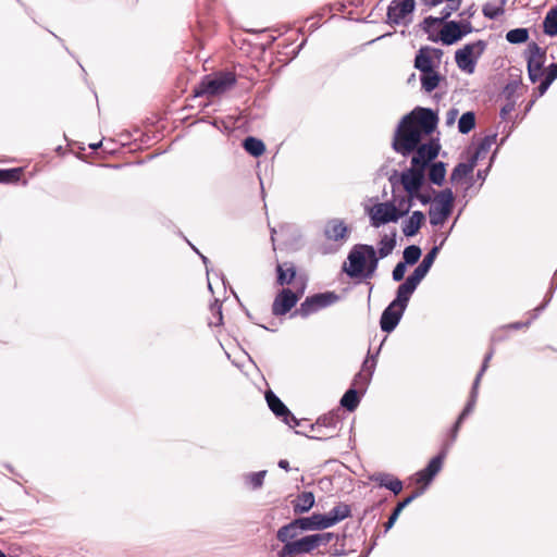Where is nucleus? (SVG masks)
I'll return each mask as SVG.
<instances>
[{
    "label": "nucleus",
    "instance_id": "nucleus-1",
    "mask_svg": "<svg viewBox=\"0 0 557 557\" xmlns=\"http://www.w3.org/2000/svg\"><path fill=\"white\" fill-rule=\"evenodd\" d=\"M437 122V115L431 109H414L401 119L393 140L394 150L403 156L414 151L422 136L432 134Z\"/></svg>",
    "mask_w": 557,
    "mask_h": 557
},
{
    "label": "nucleus",
    "instance_id": "nucleus-2",
    "mask_svg": "<svg viewBox=\"0 0 557 557\" xmlns=\"http://www.w3.org/2000/svg\"><path fill=\"white\" fill-rule=\"evenodd\" d=\"M349 265L345 272L352 278H371L379 264V258L373 246L358 244L348 253Z\"/></svg>",
    "mask_w": 557,
    "mask_h": 557
},
{
    "label": "nucleus",
    "instance_id": "nucleus-3",
    "mask_svg": "<svg viewBox=\"0 0 557 557\" xmlns=\"http://www.w3.org/2000/svg\"><path fill=\"white\" fill-rule=\"evenodd\" d=\"M334 539V533H315L300 539L281 541L284 546L278 552V557H300L306 554L319 552L321 546L329 545Z\"/></svg>",
    "mask_w": 557,
    "mask_h": 557
},
{
    "label": "nucleus",
    "instance_id": "nucleus-4",
    "mask_svg": "<svg viewBox=\"0 0 557 557\" xmlns=\"http://www.w3.org/2000/svg\"><path fill=\"white\" fill-rule=\"evenodd\" d=\"M236 74L232 71H218L205 75L194 88L195 97L213 98L225 94L236 85Z\"/></svg>",
    "mask_w": 557,
    "mask_h": 557
},
{
    "label": "nucleus",
    "instance_id": "nucleus-5",
    "mask_svg": "<svg viewBox=\"0 0 557 557\" xmlns=\"http://www.w3.org/2000/svg\"><path fill=\"white\" fill-rule=\"evenodd\" d=\"M326 516L322 513H313L310 517L294 519L288 524L277 530L276 539L278 541L294 540L302 531H314L327 529Z\"/></svg>",
    "mask_w": 557,
    "mask_h": 557
},
{
    "label": "nucleus",
    "instance_id": "nucleus-6",
    "mask_svg": "<svg viewBox=\"0 0 557 557\" xmlns=\"http://www.w3.org/2000/svg\"><path fill=\"white\" fill-rule=\"evenodd\" d=\"M485 48L486 44L483 40H478L458 49L455 53L457 66L465 73L473 74L476 62L483 54Z\"/></svg>",
    "mask_w": 557,
    "mask_h": 557
},
{
    "label": "nucleus",
    "instance_id": "nucleus-7",
    "mask_svg": "<svg viewBox=\"0 0 557 557\" xmlns=\"http://www.w3.org/2000/svg\"><path fill=\"white\" fill-rule=\"evenodd\" d=\"M527 54V70L530 81L535 84L544 75V63L546 61V50L540 47L536 42L528 45Z\"/></svg>",
    "mask_w": 557,
    "mask_h": 557
},
{
    "label": "nucleus",
    "instance_id": "nucleus-8",
    "mask_svg": "<svg viewBox=\"0 0 557 557\" xmlns=\"http://www.w3.org/2000/svg\"><path fill=\"white\" fill-rule=\"evenodd\" d=\"M338 300V296L333 292H326L309 296L300 304L294 314L307 318L320 309L326 308Z\"/></svg>",
    "mask_w": 557,
    "mask_h": 557
},
{
    "label": "nucleus",
    "instance_id": "nucleus-9",
    "mask_svg": "<svg viewBox=\"0 0 557 557\" xmlns=\"http://www.w3.org/2000/svg\"><path fill=\"white\" fill-rule=\"evenodd\" d=\"M409 210V206L404 210H398L393 202H381L374 205L370 210L371 224L379 227L382 224L396 222L405 215Z\"/></svg>",
    "mask_w": 557,
    "mask_h": 557
},
{
    "label": "nucleus",
    "instance_id": "nucleus-10",
    "mask_svg": "<svg viewBox=\"0 0 557 557\" xmlns=\"http://www.w3.org/2000/svg\"><path fill=\"white\" fill-rule=\"evenodd\" d=\"M305 290V282H301V286L296 292L290 288H283L275 296L272 304V313L275 317L285 315L289 312L298 302Z\"/></svg>",
    "mask_w": 557,
    "mask_h": 557
},
{
    "label": "nucleus",
    "instance_id": "nucleus-11",
    "mask_svg": "<svg viewBox=\"0 0 557 557\" xmlns=\"http://www.w3.org/2000/svg\"><path fill=\"white\" fill-rule=\"evenodd\" d=\"M446 451L442 450L437 456L433 457L428 466L414 474L416 484L420 485L417 491L424 492V488L432 482L434 476L441 471Z\"/></svg>",
    "mask_w": 557,
    "mask_h": 557
},
{
    "label": "nucleus",
    "instance_id": "nucleus-12",
    "mask_svg": "<svg viewBox=\"0 0 557 557\" xmlns=\"http://www.w3.org/2000/svg\"><path fill=\"white\" fill-rule=\"evenodd\" d=\"M416 153L411 159V165L424 171L425 165L435 159L440 151V145L434 140L423 144L414 149Z\"/></svg>",
    "mask_w": 557,
    "mask_h": 557
},
{
    "label": "nucleus",
    "instance_id": "nucleus-13",
    "mask_svg": "<svg viewBox=\"0 0 557 557\" xmlns=\"http://www.w3.org/2000/svg\"><path fill=\"white\" fill-rule=\"evenodd\" d=\"M265 399L272 412L276 417L281 418L283 422H285L289 426H295L299 424L295 416L272 391L265 393Z\"/></svg>",
    "mask_w": 557,
    "mask_h": 557
},
{
    "label": "nucleus",
    "instance_id": "nucleus-14",
    "mask_svg": "<svg viewBox=\"0 0 557 557\" xmlns=\"http://www.w3.org/2000/svg\"><path fill=\"white\" fill-rule=\"evenodd\" d=\"M492 355L493 352H488L485 358H484V361H483V364H482V368L480 370V372L478 373L476 377H475V381H474V384H473V391H472V395H471V399L470 401L466 405V407L463 408L462 412L460 413V416L458 417L454 428H453V431H451V441H454L457 436V433H458V430L463 421V419L472 411L473 409V406H474V398H475V393H476V388L479 386V383H480V380L484 373V371L486 370V368L488 367V362L492 358Z\"/></svg>",
    "mask_w": 557,
    "mask_h": 557
},
{
    "label": "nucleus",
    "instance_id": "nucleus-15",
    "mask_svg": "<svg viewBox=\"0 0 557 557\" xmlns=\"http://www.w3.org/2000/svg\"><path fill=\"white\" fill-rule=\"evenodd\" d=\"M414 0H393L387 8V22L400 24L414 10Z\"/></svg>",
    "mask_w": 557,
    "mask_h": 557
},
{
    "label": "nucleus",
    "instance_id": "nucleus-16",
    "mask_svg": "<svg viewBox=\"0 0 557 557\" xmlns=\"http://www.w3.org/2000/svg\"><path fill=\"white\" fill-rule=\"evenodd\" d=\"M423 172L412 165L410 170L401 174V184L409 198H413L414 194L420 190L424 177Z\"/></svg>",
    "mask_w": 557,
    "mask_h": 557
},
{
    "label": "nucleus",
    "instance_id": "nucleus-17",
    "mask_svg": "<svg viewBox=\"0 0 557 557\" xmlns=\"http://www.w3.org/2000/svg\"><path fill=\"white\" fill-rule=\"evenodd\" d=\"M405 309L392 301L381 315L380 325L382 331L392 332L397 326Z\"/></svg>",
    "mask_w": 557,
    "mask_h": 557
},
{
    "label": "nucleus",
    "instance_id": "nucleus-18",
    "mask_svg": "<svg viewBox=\"0 0 557 557\" xmlns=\"http://www.w3.org/2000/svg\"><path fill=\"white\" fill-rule=\"evenodd\" d=\"M297 277V267L292 261L278 262L276 264V284L286 286L294 283Z\"/></svg>",
    "mask_w": 557,
    "mask_h": 557
},
{
    "label": "nucleus",
    "instance_id": "nucleus-19",
    "mask_svg": "<svg viewBox=\"0 0 557 557\" xmlns=\"http://www.w3.org/2000/svg\"><path fill=\"white\" fill-rule=\"evenodd\" d=\"M349 234V228L343 220L332 219L330 220L324 228V235L329 240H344Z\"/></svg>",
    "mask_w": 557,
    "mask_h": 557
},
{
    "label": "nucleus",
    "instance_id": "nucleus-20",
    "mask_svg": "<svg viewBox=\"0 0 557 557\" xmlns=\"http://www.w3.org/2000/svg\"><path fill=\"white\" fill-rule=\"evenodd\" d=\"M370 480L377 483L381 487L388 488L395 495L403 491V482L393 474L379 472L371 475Z\"/></svg>",
    "mask_w": 557,
    "mask_h": 557
},
{
    "label": "nucleus",
    "instance_id": "nucleus-21",
    "mask_svg": "<svg viewBox=\"0 0 557 557\" xmlns=\"http://www.w3.org/2000/svg\"><path fill=\"white\" fill-rule=\"evenodd\" d=\"M468 30H462L460 25L457 22H447L441 29V40L445 45H453L454 42L458 41L465 34H467Z\"/></svg>",
    "mask_w": 557,
    "mask_h": 557
},
{
    "label": "nucleus",
    "instance_id": "nucleus-22",
    "mask_svg": "<svg viewBox=\"0 0 557 557\" xmlns=\"http://www.w3.org/2000/svg\"><path fill=\"white\" fill-rule=\"evenodd\" d=\"M431 51L441 53V51L437 49H430L428 47H423L419 50L418 54L416 55L414 67L421 71L422 73H428L434 70L433 61L430 55Z\"/></svg>",
    "mask_w": 557,
    "mask_h": 557
},
{
    "label": "nucleus",
    "instance_id": "nucleus-23",
    "mask_svg": "<svg viewBox=\"0 0 557 557\" xmlns=\"http://www.w3.org/2000/svg\"><path fill=\"white\" fill-rule=\"evenodd\" d=\"M292 504L295 515L308 512L314 505V495L312 492H302L297 495Z\"/></svg>",
    "mask_w": 557,
    "mask_h": 557
},
{
    "label": "nucleus",
    "instance_id": "nucleus-24",
    "mask_svg": "<svg viewBox=\"0 0 557 557\" xmlns=\"http://www.w3.org/2000/svg\"><path fill=\"white\" fill-rule=\"evenodd\" d=\"M417 286L418 285L412 283L410 280L406 278V281L398 286L397 295L393 302L397 304L398 307L406 308Z\"/></svg>",
    "mask_w": 557,
    "mask_h": 557
},
{
    "label": "nucleus",
    "instance_id": "nucleus-25",
    "mask_svg": "<svg viewBox=\"0 0 557 557\" xmlns=\"http://www.w3.org/2000/svg\"><path fill=\"white\" fill-rule=\"evenodd\" d=\"M425 220L421 211H414L411 216L404 223L403 232L406 236H414L421 228Z\"/></svg>",
    "mask_w": 557,
    "mask_h": 557
},
{
    "label": "nucleus",
    "instance_id": "nucleus-26",
    "mask_svg": "<svg viewBox=\"0 0 557 557\" xmlns=\"http://www.w3.org/2000/svg\"><path fill=\"white\" fill-rule=\"evenodd\" d=\"M326 516L329 528L350 516V507L347 504L339 503Z\"/></svg>",
    "mask_w": 557,
    "mask_h": 557
},
{
    "label": "nucleus",
    "instance_id": "nucleus-27",
    "mask_svg": "<svg viewBox=\"0 0 557 557\" xmlns=\"http://www.w3.org/2000/svg\"><path fill=\"white\" fill-rule=\"evenodd\" d=\"M543 76L544 78L535 89L537 97H542L547 91L552 83L557 78V63L548 65V67L544 70Z\"/></svg>",
    "mask_w": 557,
    "mask_h": 557
},
{
    "label": "nucleus",
    "instance_id": "nucleus-28",
    "mask_svg": "<svg viewBox=\"0 0 557 557\" xmlns=\"http://www.w3.org/2000/svg\"><path fill=\"white\" fill-rule=\"evenodd\" d=\"M243 147L249 154L256 158L262 156L265 151L263 141L251 136L244 139Z\"/></svg>",
    "mask_w": 557,
    "mask_h": 557
},
{
    "label": "nucleus",
    "instance_id": "nucleus-29",
    "mask_svg": "<svg viewBox=\"0 0 557 557\" xmlns=\"http://www.w3.org/2000/svg\"><path fill=\"white\" fill-rule=\"evenodd\" d=\"M454 205V194L451 189L446 188L440 191L434 200V206L443 208L445 211L451 212Z\"/></svg>",
    "mask_w": 557,
    "mask_h": 557
},
{
    "label": "nucleus",
    "instance_id": "nucleus-30",
    "mask_svg": "<svg viewBox=\"0 0 557 557\" xmlns=\"http://www.w3.org/2000/svg\"><path fill=\"white\" fill-rule=\"evenodd\" d=\"M338 423V417L334 413H329L323 417H320L314 424H311V431H315L322 428L330 429L333 434L336 430V425Z\"/></svg>",
    "mask_w": 557,
    "mask_h": 557
},
{
    "label": "nucleus",
    "instance_id": "nucleus-31",
    "mask_svg": "<svg viewBox=\"0 0 557 557\" xmlns=\"http://www.w3.org/2000/svg\"><path fill=\"white\" fill-rule=\"evenodd\" d=\"M23 176L22 168L0 169V183L13 184L17 183Z\"/></svg>",
    "mask_w": 557,
    "mask_h": 557
},
{
    "label": "nucleus",
    "instance_id": "nucleus-32",
    "mask_svg": "<svg viewBox=\"0 0 557 557\" xmlns=\"http://www.w3.org/2000/svg\"><path fill=\"white\" fill-rule=\"evenodd\" d=\"M544 33L548 36L557 35V9H550L543 22Z\"/></svg>",
    "mask_w": 557,
    "mask_h": 557
},
{
    "label": "nucleus",
    "instance_id": "nucleus-33",
    "mask_svg": "<svg viewBox=\"0 0 557 557\" xmlns=\"http://www.w3.org/2000/svg\"><path fill=\"white\" fill-rule=\"evenodd\" d=\"M374 368V360L366 359L362 366V370L355 376L354 386H358L359 383L362 385L367 384L372 374V369Z\"/></svg>",
    "mask_w": 557,
    "mask_h": 557
},
{
    "label": "nucleus",
    "instance_id": "nucleus-34",
    "mask_svg": "<svg viewBox=\"0 0 557 557\" xmlns=\"http://www.w3.org/2000/svg\"><path fill=\"white\" fill-rule=\"evenodd\" d=\"M440 75L436 71L432 70L431 72H428V73H422V76H421V85H422V88L428 91V92H431L433 91L440 84Z\"/></svg>",
    "mask_w": 557,
    "mask_h": 557
},
{
    "label": "nucleus",
    "instance_id": "nucleus-35",
    "mask_svg": "<svg viewBox=\"0 0 557 557\" xmlns=\"http://www.w3.org/2000/svg\"><path fill=\"white\" fill-rule=\"evenodd\" d=\"M446 169L443 162L433 163L429 171V178L433 184L442 185L445 178Z\"/></svg>",
    "mask_w": 557,
    "mask_h": 557
},
{
    "label": "nucleus",
    "instance_id": "nucleus-36",
    "mask_svg": "<svg viewBox=\"0 0 557 557\" xmlns=\"http://www.w3.org/2000/svg\"><path fill=\"white\" fill-rule=\"evenodd\" d=\"M360 403L358 392L355 388H349L341 399V405L348 411H354Z\"/></svg>",
    "mask_w": 557,
    "mask_h": 557
},
{
    "label": "nucleus",
    "instance_id": "nucleus-37",
    "mask_svg": "<svg viewBox=\"0 0 557 557\" xmlns=\"http://www.w3.org/2000/svg\"><path fill=\"white\" fill-rule=\"evenodd\" d=\"M474 169V163H459L455 166L453 170V173L450 175V181L453 183L460 182L466 176H468L470 173H472Z\"/></svg>",
    "mask_w": 557,
    "mask_h": 557
},
{
    "label": "nucleus",
    "instance_id": "nucleus-38",
    "mask_svg": "<svg viewBox=\"0 0 557 557\" xmlns=\"http://www.w3.org/2000/svg\"><path fill=\"white\" fill-rule=\"evenodd\" d=\"M450 213L451 212L445 211L443 208L433 205L429 211L430 222L432 225L443 224Z\"/></svg>",
    "mask_w": 557,
    "mask_h": 557
},
{
    "label": "nucleus",
    "instance_id": "nucleus-39",
    "mask_svg": "<svg viewBox=\"0 0 557 557\" xmlns=\"http://www.w3.org/2000/svg\"><path fill=\"white\" fill-rule=\"evenodd\" d=\"M475 126V115L473 112L463 113L458 122V129L461 134H468Z\"/></svg>",
    "mask_w": 557,
    "mask_h": 557
},
{
    "label": "nucleus",
    "instance_id": "nucleus-40",
    "mask_svg": "<svg viewBox=\"0 0 557 557\" xmlns=\"http://www.w3.org/2000/svg\"><path fill=\"white\" fill-rule=\"evenodd\" d=\"M506 39L510 44H523L529 39V32L527 28H515L506 34Z\"/></svg>",
    "mask_w": 557,
    "mask_h": 557
},
{
    "label": "nucleus",
    "instance_id": "nucleus-41",
    "mask_svg": "<svg viewBox=\"0 0 557 557\" xmlns=\"http://www.w3.org/2000/svg\"><path fill=\"white\" fill-rule=\"evenodd\" d=\"M396 245V242H395V238L394 237H388L387 235H384L382 237V239L380 240V247H379V259L380 258H385L387 257L388 255L392 253L394 247Z\"/></svg>",
    "mask_w": 557,
    "mask_h": 557
},
{
    "label": "nucleus",
    "instance_id": "nucleus-42",
    "mask_svg": "<svg viewBox=\"0 0 557 557\" xmlns=\"http://www.w3.org/2000/svg\"><path fill=\"white\" fill-rule=\"evenodd\" d=\"M404 263L414 264L421 257V249L416 245H411L405 248L403 253Z\"/></svg>",
    "mask_w": 557,
    "mask_h": 557
},
{
    "label": "nucleus",
    "instance_id": "nucleus-43",
    "mask_svg": "<svg viewBox=\"0 0 557 557\" xmlns=\"http://www.w3.org/2000/svg\"><path fill=\"white\" fill-rule=\"evenodd\" d=\"M505 12L503 5H496L491 2H487L482 8V13L485 17L494 20L500 15H503Z\"/></svg>",
    "mask_w": 557,
    "mask_h": 557
},
{
    "label": "nucleus",
    "instance_id": "nucleus-44",
    "mask_svg": "<svg viewBox=\"0 0 557 557\" xmlns=\"http://www.w3.org/2000/svg\"><path fill=\"white\" fill-rule=\"evenodd\" d=\"M422 494V491H414L410 496L406 497L403 502H399L397 506L394 508L393 512L391 513L392 517L395 519H398L400 512L404 510V508L409 505L414 498L420 496Z\"/></svg>",
    "mask_w": 557,
    "mask_h": 557
},
{
    "label": "nucleus",
    "instance_id": "nucleus-45",
    "mask_svg": "<svg viewBox=\"0 0 557 557\" xmlns=\"http://www.w3.org/2000/svg\"><path fill=\"white\" fill-rule=\"evenodd\" d=\"M428 270L423 268L421 264H419L412 274H410L407 278L410 280L416 285H419L420 282L424 278V276L428 274Z\"/></svg>",
    "mask_w": 557,
    "mask_h": 557
},
{
    "label": "nucleus",
    "instance_id": "nucleus-46",
    "mask_svg": "<svg viewBox=\"0 0 557 557\" xmlns=\"http://www.w3.org/2000/svg\"><path fill=\"white\" fill-rule=\"evenodd\" d=\"M438 253V247H433L423 258L422 262L420 263L423 268H425L428 271L431 269L436 256Z\"/></svg>",
    "mask_w": 557,
    "mask_h": 557
},
{
    "label": "nucleus",
    "instance_id": "nucleus-47",
    "mask_svg": "<svg viewBox=\"0 0 557 557\" xmlns=\"http://www.w3.org/2000/svg\"><path fill=\"white\" fill-rule=\"evenodd\" d=\"M265 474H267V472H265V471H259V472L251 473V474L249 475V483H250V485H251L253 488H259V487H261V486H262V484H263V481H264Z\"/></svg>",
    "mask_w": 557,
    "mask_h": 557
},
{
    "label": "nucleus",
    "instance_id": "nucleus-48",
    "mask_svg": "<svg viewBox=\"0 0 557 557\" xmlns=\"http://www.w3.org/2000/svg\"><path fill=\"white\" fill-rule=\"evenodd\" d=\"M459 2H448L446 7L441 12V17L444 20L448 18L453 12L459 9Z\"/></svg>",
    "mask_w": 557,
    "mask_h": 557
},
{
    "label": "nucleus",
    "instance_id": "nucleus-49",
    "mask_svg": "<svg viewBox=\"0 0 557 557\" xmlns=\"http://www.w3.org/2000/svg\"><path fill=\"white\" fill-rule=\"evenodd\" d=\"M406 272V263L399 262L393 270V280L399 282L404 278Z\"/></svg>",
    "mask_w": 557,
    "mask_h": 557
},
{
    "label": "nucleus",
    "instance_id": "nucleus-50",
    "mask_svg": "<svg viewBox=\"0 0 557 557\" xmlns=\"http://www.w3.org/2000/svg\"><path fill=\"white\" fill-rule=\"evenodd\" d=\"M515 102L511 100H508L500 109V117L503 120H506L508 115L511 114L512 111H515Z\"/></svg>",
    "mask_w": 557,
    "mask_h": 557
},
{
    "label": "nucleus",
    "instance_id": "nucleus-51",
    "mask_svg": "<svg viewBox=\"0 0 557 557\" xmlns=\"http://www.w3.org/2000/svg\"><path fill=\"white\" fill-rule=\"evenodd\" d=\"M442 22H443V18L441 16L440 17L428 16L424 18L423 24H424L425 28H430L434 25H440Z\"/></svg>",
    "mask_w": 557,
    "mask_h": 557
},
{
    "label": "nucleus",
    "instance_id": "nucleus-52",
    "mask_svg": "<svg viewBox=\"0 0 557 557\" xmlns=\"http://www.w3.org/2000/svg\"><path fill=\"white\" fill-rule=\"evenodd\" d=\"M313 432H314V434L311 435L310 437L314 438V440H319V441L326 440V438H330V437L334 436V434L322 433L321 429L315 430Z\"/></svg>",
    "mask_w": 557,
    "mask_h": 557
},
{
    "label": "nucleus",
    "instance_id": "nucleus-53",
    "mask_svg": "<svg viewBox=\"0 0 557 557\" xmlns=\"http://www.w3.org/2000/svg\"><path fill=\"white\" fill-rule=\"evenodd\" d=\"M413 198H418L424 205L431 201V197L429 195L421 194L420 190L414 194Z\"/></svg>",
    "mask_w": 557,
    "mask_h": 557
},
{
    "label": "nucleus",
    "instance_id": "nucleus-54",
    "mask_svg": "<svg viewBox=\"0 0 557 557\" xmlns=\"http://www.w3.org/2000/svg\"><path fill=\"white\" fill-rule=\"evenodd\" d=\"M443 0H422L425 7L432 8L440 4Z\"/></svg>",
    "mask_w": 557,
    "mask_h": 557
},
{
    "label": "nucleus",
    "instance_id": "nucleus-55",
    "mask_svg": "<svg viewBox=\"0 0 557 557\" xmlns=\"http://www.w3.org/2000/svg\"><path fill=\"white\" fill-rule=\"evenodd\" d=\"M278 467L281 469H284L285 471H288L289 470V462L287 460H285V459H281L278 461Z\"/></svg>",
    "mask_w": 557,
    "mask_h": 557
},
{
    "label": "nucleus",
    "instance_id": "nucleus-56",
    "mask_svg": "<svg viewBox=\"0 0 557 557\" xmlns=\"http://www.w3.org/2000/svg\"><path fill=\"white\" fill-rule=\"evenodd\" d=\"M491 145V140L488 137H486L481 144H480V150H486Z\"/></svg>",
    "mask_w": 557,
    "mask_h": 557
},
{
    "label": "nucleus",
    "instance_id": "nucleus-57",
    "mask_svg": "<svg viewBox=\"0 0 557 557\" xmlns=\"http://www.w3.org/2000/svg\"><path fill=\"white\" fill-rule=\"evenodd\" d=\"M397 519H395L394 517L389 516L387 522L385 523V529L388 530L391 529L394 523L396 522Z\"/></svg>",
    "mask_w": 557,
    "mask_h": 557
},
{
    "label": "nucleus",
    "instance_id": "nucleus-58",
    "mask_svg": "<svg viewBox=\"0 0 557 557\" xmlns=\"http://www.w3.org/2000/svg\"><path fill=\"white\" fill-rule=\"evenodd\" d=\"M397 519H395L394 517L389 516L387 522L385 523V529L388 530L391 529L394 523L396 522Z\"/></svg>",
    "mask_w": 557,
    "mask_h": 557
},
{
    "label": "nucleus",
    "instance_id": "nucleus-59",
    "mask_svg": "<svg viewBox=\"0 0 557 557\" xmlns=\"http://www.w3.org/2000/svg\"><path fill=\"white\" fill-rule=\"evenodd\" d=\"M528 325H529V323H513V324L508 325V327L520 329V327H527Z\"/></svg>",
    "mask_w": 557,
    "mask_h": 557
},
{
    "label": "nucleus",
    "instance_id": "nucleus-60",
    "mask_svg": "<svg viewBox=\"0 0 557 557\" xmlns=\"http://www.w3.org/2000/svg\"><path fill=\"white\" fill-rule=\"evenodd\" d=\"M138 2V0H126V4L134 5Z\"/></svg>",
    "mask_w": 557,
    "mask_h": 557
},
{
    "label": "nucleus",
    "instance_id": "nucleus-61",
    "mask_svg": "<svg viewBox=\"0 0 557 557\" xmlns=\"http://www.w3.org/2000/svg\"><path fill=\"white\" fill-rule=\"evenodd\" d=\"M101 146V143L99 144H95V145H90V148L96 150L97 148H99Z\"/></svg>",
    "mask_w": 557,
    "mask_h": 557
},
{
    "label": "nucleus",
    "instance_id": "nucleus-62",
    "mask_svg": "<svg viewBox=\"0 0 557 557\" xmlns=\"http://www.w3.org/2000/svg\"><path fill=\"white\" fill-rule=\"evenodd\" d=\"M447 2H459L460 3V0H446Z\"/></svg>",
    "mask_w": 557,
    "mask_h": 557
},
{
    "label": "nucleus",
    "instance_id": "nucleus-63",
    "mask_svg": "<svg viewBox=\"0 0 557 557\" xmlns=\"http://www.w3.org/2000/svg\"><path fill=\"white\" fill-rule=\"evenodd\" d=\"M0 557H7V555L2 550H0Z\"/></svg>",
    "mask_w": 557,
    "mask_h": 557
},
{
    "label": "nucleus",
    "instance_id": "nucleus-64",
    "mask_svg": "<svg viewBox=\"0 0 557 557\" xmlns=\"http://www.w3.org/2000/svg\"><path fill=\"white\" fill-rule=\"evenodd\" d=\"M219 320L221 321L222 320V312L219 311Z\"/></svg>",
    "mask_w": 557,
    "mask_h": 557
}]
</instances>
